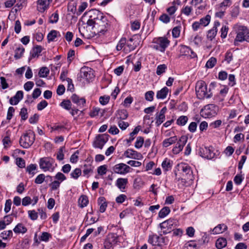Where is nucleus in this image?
<instances>
[{
    "instance_id": "obj_1",
    "label": "nucleus",
    "mask_w": 249,
    "mask_h": 249,
    "mask_svg": "<svg viewBox=\"0 0 249 249\" xmlns=\"http://www.w3.org/2000/svg\"><path fill=\"white\" fill-rule=\"evenodd\" d=\"M90 17L92 21L91 30L94 35H103L107 30L108 26L107 17L100 11L93 9L89 11Z\"/></svg>"
},
{
    "instance_id": "obj_2",
    "label": "nucleus",
    "mask_w": 249,
    "mask_h": 249,
    "mask_svg": "<svg viewBox=\"0 0 249 249\" xmlns=\"http://www.w3.org/2000/svg\"><path fill=\"white\" fill-rule=\"evenodd\" d=\"M236 36L234 40V44L236 46L243 41L249 42V30L244 26L237 25L235 27Z\"/></svg>"
},
{
    "instance_id": "obj_3",
    "label": "nucleus",
    "mask_w": 249,
    "mask_h": 249,
    "mask_svg": "<svg viewBox=\"0 0 249 249\" xmlns=\"http://www.w3.org/2000/svg\"><path fill=\"white\" fill-rule=\"evenodd\" d=\"M195 89L197 97L199 99H208L212 96L210 89H208L207 86L203 81H197Z\"/></svg>"
},
{
    "instance_id": "obj_4",
    "label": "nucleus",
    "mask_w": 249,
    "mask_h": 249,
    "mask_svg": "<svg viewBox=\"0 0 249 249\" xmlns=\"http://www.w3.org/2000/svg\"><path fill=\"white\" fill-rule=\"evenodd\" d=\"M151 47L161 52H164L170 44V41L165 36L154 38Z\"/></svg>"
},
{
    "instance_id": "obj_5",
    "label": "nucleus",
    "mask_w": 249,
    "mask_h": 249,
    "mask_svg": "<svg viewBox=\"0 0 249 249\" xmlns=\"http://www.w3.org/2000/svg\"><path fill=\"white\" fill-rule=\"evenodd\" d=\"M35 140V133L32 130H29L21 136L19 140V143L23 148H28L33 144Z\"/></svg>"
},
{
    "instance_id": "obj_6",
    "label": "nucleus",
    "mask_w": 249,
    "mask_h": 249,
    "mask_svg": "<svg viewBox=\"0 0 249 249\" xmlns=\"http://www.w3.org/2000/svg\"><path fill=\"white\" fill-rule=\"evenodd\" d=\"M54 160L50 157H44L39 160L40 168L44 172H53L56 166Z\"/></svg>"
},
{
    "instance_id": "obj_7",
    "label": "nucleus",
    "mask_w": 249,
    "mask_h": 249,
    "mask_svg": "<svg viewBox=\"0 0 249 249\" xmlns=\"http://www.w3.org/2000/svg\"><path fill=\"white\" fill-rule=\"evenodd\" d=\"M218 111V107L213 104L205 106L201 110V115L205 118H211L215 116Z\"/></svg>"
},
{
    "instance_id": "obj_8",
    "label": "nucleus",
    "mask_w": 249,
    "mask_h": 249,
    "mask_svg": "<svg viewBox=\"0 0 249 249\" xmlns=\"http://www.w3.org/2000/svg\"><path fill=\"white\" fill-rule=\"evenodd\" d=\"M91 27V25L79 23V32L83 37L86 38L94 37Z\"/></svg>"
},
{
    "instance_id": "obj_9",
    "label": "nucleus",
    "mask_w": 249,
    "mask_h": 249,
    "mask_svg": "<svg viewBox=\"0 0 249 249\" xmlns=\"http://www.w3.org/2000/svg\"><path fill=\"white\" fill-rule=\"evenodd\" d=\"M132 169L124 163L116 164L112 167L113 172L116 174L124 175L130 173Z\"/></svg>"
},
{
    "instance_id": "obj_10",
    "label": "nucleus",
    "mask_w": 249,
    "mask_h": 249,
    "mask_svg": "<svg viewBox=\"0 0 249 249\" xmlns=\"http://www.w3.org/2000/svg\"><path fill=\"white\" fill-rule=\"evenodd\" d=\"M166 237H162V234L157 235L155 234L149 235L148 242L152 246H160L162 244H166Z\"/></svg>"
},
{
    "instance_id": "obj_11",
    "label": "nucleus",
    "mask_w": 249,
    "mask_h": 249,
    "mask_svg": "<svg viewBox=\"0 0 249 249\" xmlns=\"http://www.w3.org/2000/svg\"><path fill=\"white\" fill-rule=\"evenodd\" d=\"M179 56H184L189 58L197 57L196 54L189 47L181 45L178 47Z\"/></svg>"
},
{
    "instance_id": "obj_12",
    "label": "nucleus",
    "mask_w": 249,
    "mask_h": 249,
    "mask_svg": "<svg viewBox=\"0 0 249 249\" xmlns=\"http://www.w3.org/2000/svg\"><path fill=\"white\" fill-rule=\"evenodd\" d=\"M108 135L106 134H99L95 138L93 142V146L95 148L102 149L105 144L107 142Z\"/></svg>"
},
{
    "instance_id": "obj_13",
    "label": "nucleus",
    "mask_w": 249,
    "mask_h": 249,
    "mask_svg": "<svg viewBox=\"0 0 249 249\" xmlns=\"http://www.w3.org/2000/svg\"><path fill=\"white\" fill-rule=\"evenodd\" d=\"M80 76L81 78L89 82L93 77L92 70L90 68L88 67H82L80 69Z\"/></svg>"
},
{
    "instance_id": "obj_14",
    "label": "nucleus",
    "mask_w": 249,
    "mask_h": 249,
    "mask_svg": "<svg viewBox=\"0 0 249 249\" xmlns=\"http://www.w3.org/2000/svg\"><path fill=\"white\" fill-rule=\"evenodd\" d=\"M187 137L182 136L179 140L177 141L176 144L172 149V152L174 154H178L182 150L187 142Z\"/></svg>"
},
{
    "instance_id": "obj_15",
    "label": "nucleus",
    "mask_w": 249,
    "mask_h": 249,
    "mask_svg": "<svg viewBox=\"0 0 249 249\" xmlns=\"http://www.w3.org/2000/svg\"><path fill=\"white\" fill-rule=\"evenodd\" d=\"M199 153L200 156L207 159H212L215 156V154L210 147H205L200 148Z\"/></svg>"
},
{
    "instance_id": "obj_16",
    "label": "nucleus",
    "mask_w": 249,
    "mask_h": 249,
    "mask_svg": "<svg viewBox=\"0 0 249 249\" xmlns=\"http://www.w3.org/2000/svg\"><path fill=\"white\" fill-rule=\"evenodd\" d=\"M66 179V178L63 174L58 172L54 177H53L52 181H50V185H52L53 187H58L60 183Z\"/></svg>"
},
{
    "instance_id": "obj_17",
    "label": "nucleus",
    "mask_w": 249,
    "mask_h": 249,
    "mask_svg": "<svg viewBox=\"0 0 249 249\" xmlns=\"http://www.w3.org/2000/svg\"><path fill=\"white\" fill-rule=\"evenodd\" d=\"M52 0H38L37 1V10L41 13L46 10L49 6Z\"/></svg>"
},
{
    "instance_id": "obj_18",
    "label": "nucleus",
    "mask_w": 249,
    "mask_h": 249,
    "mask_svg": "<svg viewBox=\"0 0 249 249\" xmlns=\"http://www.w3.org/2000/svg\"><path fill=\"white\" fill-rule=\"evenodd\" d=\"M124 155L126 158H132L137 160H140L142 158V155L141 153L133 149H127L124 152Z\"/></svg>"
},
{
    "instance_id": "obj_19",
    "label": "nucleus",
    "mask_w": 249,
    "mask_h": 249,
    "mask_svg": "<svg viewBox=\"0 0 249 249\" xmlns=\"http://www.w3.org/2000/svg\"><path fill=\"white\" fill-rule=\"evenodd\" d=\"M23 97V92L21 90L17 92L16 94L9 100V103L11 105H17Z\"/></svg>"
},
{
    "instance_id": "obj_20",
    "label": "nucleus",
    "mask_w": 249,
    "mask_h": 249,
    "mask_svg": "<svg viewBox=\"0 0 249 249\" xmlns=\"http://www.w3.org/2000/svg\"><path fill=\"white\" fill-rule=\"evenodd\" d=\"M220 25L219 21H215L212 29L208 31L207 38L212 40L216 36L217 33V27Z\"/></svg>"
},
{
    "instance_id": "obj_21",
    "label": "nucleus",
    "mask_w": 249,
    "mask_h": 249,
    "mask_svg": "<svg viewBox=\"0 0 249 249\" xmlns=\"http://www.w3.org/2000/svg\"><path fill=\"white\" fill-rule=\"evenodd\" d=\"M53 177L47 176H45L43 174H41L38 175L35 180V182L36 184H41L44 181L49 182L50 185V181H52Z\"/></svg>"
},
{
    "instance_id": "obj_22",
    "label": "nucleus",
    "mask_w": 249,
    "mask_h": 249,
    "mask_svg": "<svg viewBox=\"0 0 249 249\" xmlns=\"http://www.w3.org/2000/svg\"><path fill=\"white\" fill-rule=\"evenodd\" d=\"M77 1L73 0H71L68 4V11L69 15L70 14H76L78 15L77 12Z\"/></svg>"
},
{
    "instance_id": "obj_23",
    "label": "nucleus",
    "mask_w": 249,
    "mask_h": 249,
    "mask_svg": "<svg viewBox=\"0 0 249 249\" xmlns=\"http://www.w3.org/2000/svg\"><path fill=\"white\" fill-rule=\"evenodd\" d=\"M167 109L166 107H163L159 113L156 116V124L157 126H159L165 120V115L164 114L166 111Z\"/></svg>"
},
{
    "instance_id": "obj_24",
    "label": "nucleus",
    "mask_w": 249,
    "mask_h": 249,
    "mask_svg": "<svg viewBox=\"0 0 249 249\" xmlns=\"http://www.w3.org/2000/svg\"><path fill=\"white\" fill-rule=\"evenodd\" d=\"M180 170L186 175L191 176L192 174V171L190 166L185 163H181L178 164Z\"/></svg>"
},
{
    "instance_id": "obj_25",
    "label": "nucleus",
    "mask_w": 249,
    "mask_h": 249,
    "mask_svg": "<svg viewBox=\"0 0 249 249\" xmlns=\"http://www.w3.org/2000/svg\"><path fill=\"white\" fill-rule=\"evenodd\" d=\"M91 19V18L90 17L89 11V12H86L81 17L80 21H79V23L92 25V21Z\"/></svg>"
},
{
    "instance_id": "obj_26",
    "label": "nucleus",
    "mask_w": 249,
    "mask_h": 249,
    "mask_svg": "<svg viewBox=\"0 0 249 249\" xmlns=\"http://www.w3.org/2000/svg\"><path fill=\"white\" fill-rule=\"evenodd\" d=\"M178 141V138L176 136L171 137L169 138L165 139L162 142V146L164 147H167L170 145L175 143Z\"/></svg>"
},
{
    "instance_id": "obj_27",
    "label": "nucleus",
    "mask_w": 249,
    "mask_h": 249,
    "mask_svg": "<svg viewBox=\"0 0 249 249\" xmlns=\"http://www.w3.org/2000/svg\"><path fill=\"white\" fill-rule=\"evenodd\" d=\"M168 92V89L167 87H164L160 90L158 91L156 94V97L158 99H164L166 97Z\"/></svg>"
},
{
    "instance_id": "obj_28",
    "label": "nucleus",
    "mask_w": 249,
    "mask_h": 249,
    "mask_svg": "<svg viewBox=\"0 0 249 249\" xmlns=\"http://www.w3.org/2000/svg\"><path fill=\"white\" fill-rule=\"evenodd\" d=\"M228 227L225 224H219L213 230V233L219 234L226 231Z\"/></svg>"
},
{
    "instance_id": "obj_29",
    "label": "nucleus",
    "mask_w": 249,
    "mask_h": 249,
    "mask_svg": "<svg viewBox=\"0 0 249 249\" xmlns=\"http://www.w3.org/2000/svg\"><path fill=\"white\" fill-rule=\"evenodd\" d=\"M98 203L100 206L99 211L100 213H104L105 212L107 203L106 202V199L104 197H100L98 199Z\"/></svg>"
},
{
    "instance_id": "obj_30",
    "label": "nucleus",
    "mask_w": 249,
    "mask_h": 249,
    "mask_svg": "<svg viewBox=\"0 0 249 249\" xmlns=\"http://www.w3.org/2000/svg\"><path fill=\"white\" fill-rule=\"evenodd\" d=\"M60 33L56 30H52L47 36V39L49 42L54 41L56 37L60 36Z\"/></svg>"
},
{
    "instance_id": "obj_31",
    "label": "nucleus",
    "mask_w": 249,
    "mask_h": 249,
    "mask_svg": "<svg viewBox=\"0 0 249 249\" xmlns=\"http://www.w3.org/2000/svg\"><path fill=\"white\" fill-rule=\"evenodd\" d=\"M13 231L17 234H23L27 231V229L22 224L18 223L14 228Z\"/></svg>"
},
{
    "instance_id": "obj_32",
    "label": "nucleus",
    "mask_w": 249,
    "mask_h": 249,
    "mask_svg": "<svg viewBox=\"0 0 249 249\" xmlns=\"http://www.w3.org/2000/svg\"><path fill=\"white\" fill-rule=\"evenodd\" d=\"M161 166L163 169L167 171L171 169L172 166V162L170 160L166 158L162 162Z\"/></svg>"
},
{
    "instance_id": "obj_33",
    "label": "nucleus",
    "mask_w": 249,
    "mask_h": 249,
    "mask_svg": "<svg viewBox=\"0 0 249 249\" xmlns=\"http://www.w3.org/2000/svg\"><path fill=\"white\" fill-rule=\"evenodd\" d=\"M24 48L21 45H19L16 49L15 51V53L14 55V57L16 59H18L21 58L24 52Z\"/></svg>"
},
{
    "instance_id": "obj_34",
    "label": "nucleus",
    "mask_w": 249,
    "mask_h": 249,
    "mask_svg": "<svg viewBox=\"0 0 249 249\" xmlns=\"http://www.w3.org/2000/svg\"><path fill=\"white\" fill-rule=\"evenodd\" d=\"M116 115L118 119L123 120H125L127 118L128 113L125 109H121L117 111Z\"/></svg>"
},
{
    "instance_id": "obj_35",
    "label": "nucleus",
    "mask_w": 249,
    "mask_h": 249,
    "mask_svg": "<svg viewBox=\"0 0 249 249\" xmlns=\"http://www.w3.org/2000/svg\"><path fill=\"white\" fill-rule=\"evenodd\" d=\"M89 202L88 197L85 195H82L79 198V204L81 208H84L87 206Z\"/></svg>"
},
{
    "instance_id": "obj_36",
    "label": "nucleus",
    "mask_w": 249,
    "mask_h": 249,
    "mask_svg": "<svg viewBox=\"0 0 249 249\" xmlns=\"http://www.w3.org/2000/svg\"><path fill=\"white\" fill-rule=\"evenodd\" d=\"M227 245V240L225 238H218L215 243L216 247L218 249H221L225 247Z\"/></svg>"
},
{
    "instance_id": "obj_37",
    "label": "nucleus",
    "mask_w": 249,
    "mask_h": 249,
    "mask_svg": "<svg viewBox=\"0 0 249 249\" xmlns=\"http://www.w3.org/2000/svg\"><path fill=\"white\" fill-rule=\"evenodd\" d=\"M26 170L29 174L34 176L36 172L37 165L36 164H31L27 166Z\"/></svg>"
},
{
    "instance_id": "obj_38",
    "label": "nucleus",
    "mask_w": 249,
    "mask_h": 249,
    "mask_svg": "<svg viewBox=\"0 0 249 249\" xmlns=\"http://www.w3.org/2000/svg\"><path fill=\"white\" fill-rule=\"evenodd\" d=\"M42 51V47L39 45L35 46L32 51V56L33 57H38L39 54Z\"/></svg>"
},
{
    "instance_id": "obj_39",
    "label": "nucleus",
    "mask_w": 249,
    "mask_h": 249,
    "mask_svg": "<svg viewBox=\"0 0 249 249\" xmlns=\"http://www.w3.org/2000/svg\"><path fill=\"white\" fill-rule=\"evenodd\" d=\"M188 120V118L187 116L182 115L178 117L176 123L179 126H184L186 124Z\"/></svg>"
},
{
    "instance_id": "obj_40",
    "label": "nucleus",
    "mask_w": 249,
    "mask_h": 249,
    "mask_svg": "<svg viewBox=\"0 0 249 249\" xmlns=\"http://www.w3.org/2000/svg\"><path fill=\"white\" fill-rule=\"evenodd\" d=\"M13 236V231L11 230L5 231L0 234V237L3 240H7Z\"/></svg>"
},
{
    "instance_id": "obj_41",
    "label": "nucleus",
    "mask_w": 249,
    "mask_h": 249,
    "mask_svg": "<svg viewBox=\"0 0 249 249\" xmlns=\"http://www.w3.org/2000/svg\"><path fill=\"white\" fill-rule=\"evenodd\" d=\"M170 212V209L168 207H164L161 209L159 213V216L160 218H164Z\"/></svg>"
},
{
    "instance_id": "obj_42",
    "label": "nucleus",
    "mask_w": 249,
    "mask_h": 249,
    "mask_svg": "<svg viewBox=\"0 0 249 249\" xmlns=\"http://www.w3.org/2000/svg\"><path fill=\"white\" fill-rule=\"evenodd\" d=\"M49 70L46 67H42L39 72L38 75L40 77L45 78L46 77L49 73Z\"/></svg>"
},
{
    "instance_id": "obj_43",
    "label": "nucleus",
    "mask_w": 249,
    "mask_h": 249,
    "mask_svg": "<svg viewBox=\"0 0 249 249\" xmlns=\"http://www.w3.org/2000/svg\"><path fill=\"white\" fill-rule=\"evenodd\" d=\"M60 106L66 110H71V104L69 100H64L61 103Z\"/></svg>"
},
{
    "instance_id": "obj_44",
    "label": "nucleus",
    "mask_w": 249,
    "mask_h": 249,
    "mask_svg": "<svg viewBox=\"0 0 249 249\" xmlns=\"http://www.w3.org/2000/svg\"><path fill=\"white\" fill-rule=\"evenodd\" d=\"M52 132L55 131L57 133H59L64 131L66 129V128L64 125H54L53 127H51Z\"/></svg>"
},
{
    "instance_id": "obj_45",
    "label": "nucleus",
    "mask_w": 249,
    "mask_h": 249,
    "mask_svg": "<svg viewBox=\"0 0 249 249\" xmlns=\"http://www.w3.org/2000/svg\"><path fill=\"white\" fill-rule=\"evenodd\" d=\"M211 16L208 15L205 18L200 19L199 24H200L202 26L205 27L209 24Z\"/></svg>"
},
{
    "instance_id": "obj_46",
    "label": "nucleus",
    "mask_w": 249,
    "mask_h": 249,
    "mask_svg": "<svg viewBox=\"0 0 249 249\" xmlns=\"http://www.w3.org/2000/svg\"><path fill=\"white\" fill-rule=\"evenodd\" d=\"M192 11L193 8L191 6L186 5L182 8V9L181 10V12L182 14L187 16H189L191 15Z\"/></svg>"
},
{
    "instance_id": "obj_47",
    "label": "nucleus",
    "mask_w": 249,
    "mask_h": 249,
    "mask_svg": "<svg viewBox=\"0 0 249 249\" xmlns=\"http://www.w3.org/2000/svg\"><path fill=\"white\" fill-rule=\"evenodd\" d=\"M128 183V179L124 178H119L116 181V185L118 187L125 186Z\"/></svg>"
},
{
    "instance_id": "obj_48",
    "label": "nucleus",
    "mask_w": 249,
    "mask_h": 249,
    "mask_svg": "<svg viewBox=\"0 0 249 249\" xmlns=\"http://www.w3.org/2000/svg\"><path fill=\"white\" fill-rule=\"evenodd\" d=\"M144 143V139L142 137H138L137 138L136 141L135 143V147L136 148L139 149L141 148Z\"/></svg>"
},
{
    "instance_id": "obj_49",
    "label": "nucleus",
    "mask_w": 249,
    "mask_h": 249,
    "mask_svg": "<svg viewBox=\"0 0 249 249\" xmlns=\"http://www.w3.org/2000/svg\"><path fill=\"white\" fill-rule=\"evenodd\" d=\"M181 26H178L174 27L172 30V36L174 38L179 37L180 34Z\"/></svg>"
},
{
    "instance_id": "obj_50",
    "label": "nucleus",
    "mask_w": 249,
    "mask_h": 249,
    "mask_svg": "<svg viewBox=\"0 0 249 249\" xmlns=\"http://www.w3.org/2000/svg\"><path fill=\"white\" fill-rule=\"evenodd\" d=\"M231 4V0H224L223 2L219 5L220 8L225 10L227 7L230 6Z\"/></svg>"
},
{
    "instance_id": "obj_51",
    "label": "nucleus",
    "mask_w": 249,
    "mask_h": 249,
    "mask_svg": "<svg viewBox=\"0 0 249 249\" xmlns=\"http://www.w3.org/2000/svg\"><path fill=\"white\" fill-rule=\"evenodd\" d=\"M59 18L58 14L57 12L53 13L49 18V22L51 23H55Z\"/></svg>"
},
{
    "instance_id": "obj_52",
    "label": "nucleus",
    "mask_w": 249,
    "mask_h": 249,
    "mask_svg": "<svg viewBox=\"0 0 249 249\" xmlns=\"http://www.w3.org/2000/svg\"><path fill=\"white\" fill-rule=\"evenodd\" d=\"M216 62V59L212 57L210 58L206 64V67L208 68H212Z\"/></svg>"
},
{
    "instance_id": "obj_53",
    "label": "nucleus",
    "mask_w": 249,
    "mask_h": 249,
    "mask_svg": "<svg viewBox=\"0 0 249 249\" xmlns=\"http://www.w3.org/2000/svg\"><path fill=\"white\" fill-rule=\"evenodd\" d=\"M28 216L32 220H36L38 217V213L35 210H30L28 212Z\"/></svg>"
},
{
    "instance_id": "obj_54",
    "label": "nucleus",
    "mask_w": 249,
    "mask_h": 249,
    "mask_svg": "<svg viewBox=\"0 0 249 249\" xmlns=\"http://www.w3.org/2000/svg\"><path fill=\"white\" fill-rule=\"evenodd\" d=\"M167 67L165 64L159 65L157 69L156 73L158 75H160L165 72Z\"/></svg>"
},
{
    "instance_id": "obj_55",
    "label": "nucleus",
    "mask_w": 249,
    "mask_h": 249,
    "mask_svg": "<svg viewBox=\"0 0 249 249\" xmlns=\"http://www.w3.org/2000/svg\"><path fill=\"white\" fill-rule=\"evenodd\" d=\"M126 40L125 38H122L116 46V50L118 51L121 50L124 45L126 44Z\"/></svg>"
},
{
    "instance_id": "obj_56",
    "label": "nucleus",
    "mask_w": 249,
    "mask_h": 249,
    "mask_svg": "<svg viewBox=\"0 0 249 249\" xmlns=\"http://www.w3.org/2000/svg\"><path fill=\"white\" fill-rule=\"evenodd\" d=\"M184 248L185 249H196V244L194 241H191L185 244Z\"/></svg>"
},
{
    "instance_id": "obj_57",
    "label": "nucleus",
    "mask_w": 249,
    "mask_h": 249,
    "mask_svg": "<svg viewBox=\"0 0 249 249\" xmlns=\"http://www.w3.org/2000/svg\"><path fill=\"white\" fill-rule=\"evenodd\" d=\"M154 95V92L153 91H148L145 93V99L148 101H152L153 100Z\"/></svg>"
},
{
    "instance_id": "obj_58",
    "label": "nucleus",
    "mask_w": 249,
    "mask_h": 249,
    "mask_svg": "<svg viewBox=\"0 0 249 249\" xmlns=\"http://www.w3.org/2000/svg\"><path fill=\"white\" fill-rule=\"evenodd\" d=\"M107 171V166L106 165H103L99 166L97 169L98 173L100 175H105Z\"/></svg>"
},
{
    "instance_id": "obj_59",
    "label": "nucleus",
    "mask_w": 249,
    "mask_h": 249,
    "mask_svg": "<svg viewBox=\"0 0 249 249\" xmlns=\"http://www.w3.org/2000/svg\"><path fill=\"white\" fill-rule=\"evenodd\" d=\"M20 115L21 116L22 120H26L28 118V113L27 108L25 107L22 108L20 112Z\"/></svg>"
},
{
    "instance_id": "obj_60",
    "label": "nucleus",
    "mask_w": 249,
    "mask_h": 249,
    "mask_svg": "<svg viewBox=\"0 0 249 249\" xmlns=\"http://www.w3.org/2000/svg\"><path fill=\"white\" fill-rule=\"evenodd\" d=\"M118 124L119 127L123 130H125L129 126V124L127 122H125L122 120H120L118 122Z\"/></svg>"
},
{
    "instance_id": "obj_61",
    "label": "nucleus",
    "mask_w": 249,
    "mask_h": 249,
    "mask_svg": "<svg viewBox=\"0 0 249 249\" xmlns=\"http://www.w3.org/2000/svg\"><path fill=\"white\" fill-rule=\"evenodd\" d=\"M14 112H15V108L13 107H10L8 108V111H7V120L10 121L12 119Z\"/></svg>"
},
{
    "instance_id": "obj_62",
    "label": "nucleus",
    "mask_w": 249,
    "mask_h": 249,
    "mask_svg": "<svg viewBox=\"0 0 249 249\" xmlns=\"http://www.w3.org/2000/svg\"><path fill=\"white\" fill-rule=\"evenodd\" d=\"M48 106V103L45 100L41 101L37 105V108L38 110H42Z\"/></svg>"
},
{
    "instance_id": "obj_63",
    "label": "nucleus",
    "mask_w": 249,
    "mask_h": 249,
    "mask_svg": "<svg viewBox=\"0 0 249 249\" xmlns=\"http://www.w3.org/2000/svg\"><path fill=\"white\" fill-rule=\"evenodd\" d=\"M108 132L112 135H116L119 133V130L115 125L110 126L108 130Z\"/></svg>"
},
{
    "instance_id": "obj_64",
    "label": "nucleus",
    "mask_w": 249,
    "mask_h": 249,
    "mask_svg": "<svg viewBox=\"0 0 249 249\" xmlns=\"http://www.w3.org/2000/svg\"><path fill=\"white\" fill-rule=\"evenodd\" d=\"M16 164L20 168H24L25 166V161L21 158H18L16 159Z\"/></svg>"
}]
</instances>
